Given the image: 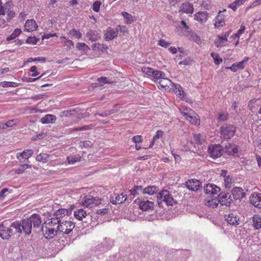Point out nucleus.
Returning a JSON list of instances; mask_svg holds the SVG:
<instances>
[{
	"label": "nucleus",
	"instance_id": "79ce46f5",
	"mask_svg": "<svg viewBox=\"0 0 261 261\" xmlns=\"http://www.w3.org/2000/svg\"><path fill=\"white\" fill-rule=\"evenodd\" d=\"M19 122V120L17 119H14L6 122L2 127L3 129H6V127H12L15 126Z\"/></svg>",
	"mask_w": 261,
	"mask_h": 261
},
{
	"label": "nucleus",
	"instance_id": "774afa93",
	"mask_svg": "<svg viewBox=\"0 0 261 261\" xmlns=\"http://www.w3.org/2000/svg\"><path fill=\"white\" fill-rule=\"evenodd\" d=\"M45 97V95L44 94H37L35 96H32L31 97V99L38 100L41 99H43Z\"/></svg>",
	"mask_w": 261,
	"mask_h": 261
},
{
	"label": "nucleus",
	"instance_id": "4be33fe9",
	"mask_svg": "<svg viewBox=\"0 0 261 261\" xmlns=\"http://www.w3.org/2000/svg\"><path fill=\"white\" fill-rule=\"evenodd\" d=\"M33 151L32 149H26L22 152H19L16 154L17 159L21 161L22 159H28L33 154Z\"/></svg>",
	"mask_w": 261,
	"mask_h": 261
},
{
	"label": "nucleus",
	"instance_id": "4d7b16f0",
	"mask_svg": "<svg viewBox=\"0 0 261 261\" xmlns=\"http://www.w3.org/2000/svg\"><path fill=\"white\" fill-rule=\"evenodd\" d=\"M142 70L144 73L151 77L153 74L154 69L148 67H144L142 68Z\"/></svg>",
	"mask_w": 261,
	"mask_h": 261
},
{
	"label": "nucleus",
	"instance_id": "7c9ffc66",
	"mask_svg": "<svg viewBox=\"0 0 261 261\" xmlns=\"http://www.w3.org/2000/svg\"><path fill=\"white\" fill-rule=\"evenodd\" d=\"M81 158L82 157L80 154L70 155L67 157V160L69 164H74L80 162Z\"/></svg>",
	"mask_w": 261,
	"mask_h": 261
},
{
	"label": "nucleus",
	"instance_id": "4c0bfd02",
	"mask_svg": "<svg viewBox=\"0 0 261 261\" xmlns=\"http://www.w3.org/2000/svg\"><path fill=\"white\" fill-rule=\"evenodd\" d=\"M253 222L256 229L261 228V216L258 215H255L253 217Z\"/></svg>",
	"mask_w": 261,
	"mask_h": 261
},
{
	"label": "nucleus",
	"instance_id": "f03ea898",
	"mask_svg": "<svg viewBox=\"0 0 261 261\" xmlns=\"http://www.w3.org/2000/svg\"><path fill=\"white\" fill-rule=\"evenodd\" d=\"M41 223V219L38 214H33L29 218L24 219L21 222V227L25 234H30L32 228H38Z\"/></svg>",
	"mask_w": 261,
	"mask_h": 261
},
{
	"label": "nucleus",
	"instance_id": "052dcab7",
	"mask_svg": "<svg viewBox=\"0 0 261 261\" xmlns=\"http://www.w3.org/2000/svg\"><path fill=\"white\" fill-rule=\"evenodd\" d=\"M228 118V114L227 113H221L219 114L218 119L219 121H224Z\"/></svg>",
	"mask_w": 261,
	"mask_h": 261
},
{
	"label": "nucleus",
	"instance_id": "338daca9",
	"mask_svg": "<svg viewBox=\"0 0 261 261\" xmlns=\"http://www.w3.org/2000/svg\"><path fill=\"white\" fill-rule=\"evenodd\" d=\"M189 110H192L189 107H187L185 106H181L179 109V112L181 115H184V113H187L189 112Z\"/></svg>",
	"mask_w": 261,
	"mask_h": 261
},
{
	"label": "nucleus",
	"instance_id": "473e14b6",
	"mask_svg": "<svg viewBox=\"0 0 261 261\" xmlns=\"http://www.w3.org/2000/svg\"><path fill=\"white\" fill-rule=\"evenodd\" d=\"M159 191V188L155 186H150L144 188L143 190V193L148 194L149 195H153Z\"/></svg>",
	"mask_w": 261,
	"mask_h": 261
},
{
	"label": "nucleus",
	"instance_id": "9b49d317",
	"mask_svg": "<svg viewBox=\"0 0 261 261\" xmlns=\"http://www.w3.org/2000/svg\"><path fill=\"white\" fill-rule=\"evenodd\" d=\"M186 187L190 190L197 191L201 187V182L197 179H191L188 180L186 183Z\"/></svg>",
	"mask_w": 261,
	"mask_h": 261
},
{
	"label": "nucleus",
	"instance_id": "b1692460",
	"mask_svg": "<svg viewBox=\"0 0 261 261\" xmlns=\"http://www.w3.org/2000/svg\"><path fill=\"white\" fill-rule=\"evenodd\" d=\"M225 149V152L228 155H234L238 151V148L237 145L229 143L226 145Z\"/></svg>",
	"mask_w": 261,
	"mask_h": 261
},
{
	"label": "nucleus",
	"instance_id": "f8f14e48",
	"mask_svg": "<svg viewBox=\"0 0 261 261\" xmlns=\"http://www.w3.org/2000/svg\"><path fill=\"white\" fill-rule=\"evenodd\" d=\"M42 231L44 236L49 239L53 238L57 234L58 231L56 229L49 228L44 225H42Z\"/></svg>",
	"mask_w": 261,
	"mask_h": 261
},
{
	"label": "nucleus",
	"instance_id": "4468645a",
	"mask_svg": "<svg viewBox=\"0 0 261 261\" xmlns=\"http://www.w3.org/2000/svg\"><path fill=\"white\" fill-rule=\"evenodd\" d=\"M250 202L255 207L261 208V193L252 194L250 197Z\"/></svg>",
	"mask_w": 261,
	"mask_h": 261
},
{
	"label": "nucleus",
	"instance_id": "c756f323",
	"mask_svg": "<svg viewBox=\"0 0 261 261\" xmlns=\"http://www.w3.org/2000/svg\"><path fill=\"white\" fill-rule=\"evenodd\" d=\"M121 14L126 20L125 21L126 24H131L136 20L135 16H133L127 12L123 11L121 13Z\"/></svg>",
	"mask_w": 261,
	"mask_h": 261
},
{
	"label": "nucleus",
	"instance_id": "c9c22d12",
	"mask_svg": "<svg viewBox=\"0 0 261 261\" xmlns=\"http://www.w3.org/2000/svg\"><path fill=\"white\" fill-rule=\"evenodd\" d=\"M189 39L197 43V44H200L201 43V40L199 36H198L194 32H190L189 34Z\"/></svg>",
	"mask_w": 261,
	"mask_h": 261
},
{
	"label": "nucleus",
	"instance_id": "c03bdc74",
	"mask_svg": "<svg viewBox=\"0 0 261 261\" xmlns=\"http://www.w3.org/2000/svg\"><path fill=\"white\" fill-rule=\"evenodd\" d=\"M76 48L79 50L87 51L90 49L89 47L84 42H78L76 45Z\"/></svg>",
	"mask_w": 261,
	"mask_h": 261
},
{
	"label": "nucleus",
	"instance_id": "423d86ee",
	"mask_svg": "<svg viewBox=\"0 0 261 261\" xmlns=\"http://www.w3.org/2000/svg\"><path fill=\"white\" fill-rule=\"evenodd\" d=\"M158 202L164 201L167 205H173L176 203L173 197L167 190L162 191L158 196Z\"/></svg>",
	"mask_w": 261,
	"mask_h": 261
},
{
	"label": "nucleus",
	"instance_id": "69168bd1",
	"mask_svg": "<svg viewBox=\"0 0 261 261\" xmlns=\"http://www.w3.org/2000/svg\"><path fill=\"white\" fill-rule=\"evenodd\" d=\"M133 140L135 143H141L142 142V137L141 135H137L133 138Z\"/></svg>",
	"mask_w": 261,
	"mask_h": 261
},
{
	"label": "nucleus",
	"instance_id": "c85d7f7f",
	"mask_svg": "<svg viewBox=\"0 0 261 261\" xmlns=\"http://www.w3.org/2000/svg\"><path fill=\"white\" fill-rule=\"evenodd\" d=\"M10 228L13 231V234L17 233H21L22 231L21 223L18 221H15L11 224Z\"/></svg>",
	"mask_w": 261,
	"mask_h": 261
},
{
	"label": "nucleus",
	"instance_id": "6ab92c4d",
	"mask_svg": "<svg viewBox=\"0 0 261 261\" xmlns=\"http://www.w3.org/2000/svg\"><path fill=\"white\" fill-rule=\"evenodd\" d=\"M59 222V220H58L57 218H55L53 217L47 219L43 223V225L46 226H48L49 228L56 229L57 230V231H58L57 226Z\"/></svg>",
	"mask_w": 261,
	"mask_h": 261
},
{
	"label": "nucleus",
	"instance_id": "a878e982",
	"mask_svg": "<svg viewBox=\"0 0 261 261\" xmlns=\"http://www.w3.org/2000/svg\"><path fill=\"white\" fill-rule=\"evenodd\" d=\"M127 199V195L124 193H122L120 194L117 195L115 196V199H112L111 202L113 204H120L124 202Z\"/></svg>",
	"mask_w": 261,
	"mask_h": 261
},
{
	"label": "nucleus",
	"instance_id": "603ef678",
	"mask_svg": "<svg viewBox=\"0 0 261 261\" xmlns=\"http://www.w3.org/2000/svg\"><path fill=\"white\" fill-rule=\"evenodd\" d=\"M0 85H1L3 87H16L18 86V84L17 83L15 82H7V81H4L0 83Z\"/></svg>",
	"mask_w": 261,
	"mask_h": 261
},
{
	"label": "nucleus",
	"instance_id": "1a4fd4ad",
	"mask_svg": "<svg viewBox=\"0 0 261 261\" xmlns=\"http://www.w3.org/2000/svg\"><path fill=\"white\" fill-rule=\"evenodd\" d=\"M6 221H4L0 224V237L3 239H9L13 234L12 228L6 226Z\"/></svg>",
	"mask_w": 261,
	"mask_h": 261
},
{
	"label": "nucleus",
	"instance_id": "3c124183",
	"mask_svg": "<svg viewBox=\"0 0 261 261\" xmlns=\"http://www.w3.org/2000/svg\"><path fill=\"white\" fill-rule=\"evenodd\" d=\"M31 168V165H29L28 164H22L20 165V168L16 170L15 173L17 174H20L22 173L25 170L28 168Z\"/></svg>",
	"mask_w": 261,
	"mask_h": 261
},
{
	"label": "nucleus",
	"instance_id": "49530a36",
	"mask_svg": "<svg viewBox=\"0 0 261 261\" xmlns=\"http://www.w3.org/2000/svg\"><path fill=\"white\" fill-rule=\"evenodd\" d=\"M87 37L88 39L91 41H95L99 38L97 35L95 34L93 31L91 30L87 33Z\"/></svg>",
	"mask_w": 261,
	"mask_h": 261
},
{
	"label": "nucleus",
	"instance_id": "f257e3e1",
	"mask_svg": "<svg viewBox=\"0 0 261 261\" xmlns=\"http://www.w3.org/2000/svg\"><path fill=\"white\" fill-rule=\"evenodd\" d=\"M159 83L160 89H164L166 90H173L181 99H186V94L180 85L173 83L169 79L165 78L164 76L161 78Z\"/></svg>",
	"mask_w": 261,
	"mask_h": 261
},
{
	"label": "nucleus",
	"instance_id": "13d9d810",
	"mask_svg": "<svg viewBox=\"0 0 261 261\" xmlns=\"http://www.w3.org/2000/svg\"><path fill=\"white\" fill-rule=\"evenodd\" d=\"M38 41L39 39L35 37H29L27 38L26 43L29 44H36Z\"/></svg>",
	"mask_w": 261,
	"mask_h": 261
},
{
	"label": "nucleus",
	"instance_id": "bb28decb",
	"mask_svg": "<svg viewBox=\"0 0 261 261\" xmlns=\"http://www.w3.org/2000/svg\"><path fill=\"white\" fill-rule=\"evenodd\" d=\"M95 201V199L93 196L90 195H88L84 197L82 202L83 205L88 207L91 204H94Z\"/></svg>",
	"mask_w": 261,
	"mask_h": 261
},
{
	"label": "nucleus",
	"instance_id": "a19ab883",
	"mask_svg": "<svg viewBox=\"0 0 261 261\" xmlns=\"http://www.w3.org/2000/svg\"><path fill=\"white\" fill-rule=\"evenodd\" d=\"M68 34L71 36L77 39H80L82 36V34L81 32L79 30H76L75 29H72V30H70Z\"/></svg>",
	"mask_w": 261,
	"mask_h": 261
},
{
	"label": "nucleus",
	"instance_id": "864d4df0",
	"mask_svg": "<svg viewBox=\"0 0 261 261\" xmlns=\"http://www.w3.org/2000/svg\"><path fill=\"white\" fill-rule=\"evenodd\" d=\"M79 145L81 148H89L91 147L92 146V143L89 140L80 141V142L79 143Z\"/></svg>",
	"mask_w": 261,
	"mask_h": 261
},
{
	"label": "nucleus",
	"instance_id": "7ed1b4c3",
	"mask_svg": "<svg viewBox=\"0 0 261 261\" xmlns=\"http://www.w3.org/2000/svg\"><path fill=\"white\" fill-rule=\"evenodd\" d=\"M218 198H216V196L211 197L209 198L205 199L204 200L205 205L208 207L212 208H216L218 205L219 203H220L222 205H226L224 202L223 199H226V196H225L224 194L220 193L218 195Z\"/></svg>",
	"mask_w": 261,
	"mask_h": 261
},
{
	"label": "nucleus",
	"instance_id": "bf43d9fd",
	"mask_svg": "<svg viewBox=\"0 0 261 261\" xmlns=\"http://www.w3.org/2000/svg\"><path fill=\"white\" fill-rule=\"evenodd\" d=\"M118 110L115 109H112L108 112H105L102 113L98 114L97 115L101 117H106L110 114H113L117 112Z\"/></svg>",
	"mask_w": 261,
	"mask_h": 261
},
{
	"label": "nucleus",
	"instance_id": "dca6fc26",
	"mask_svg": "<svg viewBox=\"0 0 261 261\" xmlns=\"http://www.w3.org/2000/svg\"><path fill=\"white\" fill-rule=\"evenodd\" d=\"M231 32V30H229L228 32L225 33L223 36H217L215 43L217 47H222L224 45L226 42L227 41V38L229 36Z\"/></svg>",
	"mask_w": 261,
	"mask_h": 261
},
{
	"label": "nucleus",
	"instance_id": "f3484780",
	"mask_svg": "<svg viewBox=\"0 0 261 261\" xmlns=\"http://www.w3.org/2000/svg\"><path fill=\"white\" fill-rule=\"evenodd\" d=\"M71 214V209L60 208L56 211L54 214V216H55L54 218H57L58 220H62L61 218L65 216H69Z\"/></svg>",
	"mask_w": 261,
	"mask_h": 261
},
{
	"label": "nucleus",
	"instance_id": "39448f33",
	"mask_svg": "<svg viewBox=\"0 0 261 261\" xmlns=\"http://www.w3.org/2000/svg\"><path fill=\"white\" fill-rule=\"evenodd\" d=\"M220 133L225 139H229L235 135L236 127L233 125L225 124L221 127Z\"/></svg>",
	"mask_w": 261,
	"mask_h": 261
},
{
	"label": "nucleus",
	"instance_id": "2f4dec72",
	"mask_svg": "<svg viewBox=\"0 0 261 261\" xmlns=\"http://www.w3.org/2000/svg\"><path fill=\"white\" fill-rule=\"evenodd\" d=\"M91 47L93 50L100 51L102 52L106 51L108 48V46L106 45L103 44H100L99 43H93Z\"/></svg>",
	"mask_w": 261,
	"mask_h": 261
},
{
	"label": "nucleus",
	"instance_id": "5fc2aeb1",
	"mask_svg": "<svg viewBox=\"0 0 261 261\" xmlns=\"http://www.w3.org/2000/svg\"><path fill=\"white\" fill-rule=\"evenodd\" d=\"M101 5V2L99 1H96L94 2L91 8L94 12H98L100 10Z\"/></svg>",
	"mask_w": 261,
	"mask_h": 261
},
{
	"label": "nucleus",
	"instance_id": "2eb2a0df",
	"mask_svg": "<svg viewBox=\"0 0 261 261\" xmlns=\"http://www.w3.org/2000/svg\"><path fill=\"white\" fill-rule=\"evenodd\" d=\"M179 12L186 14H192L194 12L193 5L189 2L184 3L180 6Z\"/></svg>",
	"mask_w": 261,
	"mask_h": 261
},
{
	"label": "nucleus",
	"instance_id": "9d476101",
	"mask_svg": "<svg viewBox=\"0 0 261 261\" xmlns=\"http://www.w3.org/2000/svg\"><path fill=\"white\" fill-rule=\"evenodd\" d=\"M118 34V28L114 29L111 27H109L105 32L104 37L107 41H110L117 37Z\"/></svg>",
	"mask_w": 261,
	"mask_h": 261
},
{
	"label": "nucleus",
	"instance_id": "412c9836",
	"mask_svg": "<svg viewBox=\"0 0 261 261\" xmlns=\"http://www.w3.org/2000/svg\"><path fill=\"white\" fill-rule=\"evenodd\" d=\"M232 194L233 198L236 200L241 199L244 197L245 195L242 188L240 187L234 188L232 191Z\"/></svg>",
	"mask_w": 261,
	"mask_h": 261
},
{
	"label": "nucleus",
	"instance_id": "0eeeda50",
	"mask_svg": "<svg viewBox=\"0 0 261 261\" xmlns=\"http://www.w3.org/2000/svg\"><path fill=\"white\" fill-rule=\"evenodd\" d=\"M208 152L210 156L213 158L220 157L223 153V148L220 145H212L208 147Z\"/></svg>",
	"mask_w": 261,
	"mask_h": 261
},
{
	"label": "nucleus",
	"instance_id": "ea45409f",
	"mask_svg": "<svg viewBox=\"0 0 261 261\" xmlns=\"http://www.w3.org/2000/svg\"><path fill=\"white\" fill-rule=\"evenodd\" d=\"M9 7H10L9 3H6L3 5L1 0H0V15H5L6 12L9 11Z\"/></svg>",
	"mask_w": 261,
	"mask_h": 261
},
{
	"label": "nucleus",
	"instance_id": "37998d69",
	"mask_svg": "<svg viewBox=\"0 0 261 261\" xmlns=\"http://www.w3.org/2000/svg\"><path fill=\"white\" fill-rule=\"evenodd\" d=\"M165 74L164 72L159 70H154L153 74H152L151 77H153L155 81H156L159 80H160L161 78L165 76Z\"/></svg>",
	"mask_w": 261,
	"mask_h": 261
},
{
	"label": "nucleus",
	"instance_id": "680f3d73",
	"mask_svg": "<svg viewBox=\"0 0 261 261\" xmlns=\"http://www.w3.org/2000/svg\"><path fill=\"white\" fill-rule=\"evenodd\" d=\"M158 45L162 47L166 48L170 45V43L167 42L164 39H160L158 41Z\"/></svg>",
	"mask_w": 261,
	"mask_h": 261
},
{
	"label": "nucleus",
	"instance_id": "6e6552de",
	"mask_svg": "<svg viewBox=\"0 0 261 261\" xmlns=\"http://www.w3.org/2000/svg\"><path fill=\"white\" fill-rule=\"evenodd\" d=\"M204 191L208 197H215L218 195L220 188L214 184H207L204 188Z\"/></svg>",
	"mask_w": 261,
	"mask_h": 261
},
{
	"label": "nucleus",
	"instance_id": "6e6d98bb",
	"mask_svg": "<svg viewBox=\"0 0 261 261\" xmlns=\"http://www.w3.org/2000/svg\"><path fill=\"white\" fill-rule=\"evenodd\" d=\"M143 189L142 186H135L133 189H132L130 190L131 194H132L134 196H136L137 195L139 194V192L142 191L143 192Z\"/></svg>",
	"mask_w": 261,
	"mask_h": 261
},
{
	"label": "nucleus",
	"instance_id": "e433bc0d",
	"mask_svg": "<svg viewBox=\"0 0 261 261\" xmlns=\"http://www.w3.org/2000/svg\"><path fill=\"white\" fill-rule=\"evenodd\" d=\"M164 135V132L162 130H158L156 132L155 135L153 137L152 140L149 145V148L152 147L154 144L155 142L158 140L159 139L162 138Z\"/></svg>",
	"mask_w": 261,
	"mask_h": 261
},
{
	"label": "nucleus",
	"instance_id": "cd10ccee",
	"mask_svg": "<svg viewBox=\"0 0 261 261\" xmlns=\"http://www.w3.org/2000/svg\"><path fill=\"white\" fill-rule=\"evenodd\" d=\"M215 26L216 28H219L223 27L225 24L224 17L221 14H218L216 17L215 20Z\"/></svg>",
	"mask_w": 261,
	"mask_h": 261
},
{
	"label": "nucleus",
	"instance_id": "5701e85b",
	"mask_svg": "<svg viewBox=\"0 0 261 261\" xmlns=\"http://www.w3.org/2000/svg\"><path fill=\"white\" fill-rule=\"evenodd\" d=\"M140 208L143 211L152 210L154 207L153 202L149 200L142 201L139 203Z\"/></svg>",
	"mask_w": 261,
	"mask_h": 261
},
{
	"label": "nucleus",
	"instance_id": "a211bd4d",
	"mask_svg": "<svg viewBox=\"0 0 261 261\" xmlns=\"http://www.w3.org/2000/svg\"><path fill=\"white\" fill-rule=\"evenodd\" d=\"M25 30L31 32L36 31L38 28V25L34 19H28L24 24Z\"/></svg>",
	"mask_w": 261,
	"mask_h": 261
},
{
	"label": "nucleus",
	"instance_id": "a18cd8bd",
	"mask_svg": "<svg viewBox=\"0 0 261 261\" xmlns=\"http://www.w3.org/2000/svg\"><path fill=\"white\" fill-rule=\"evenodd\" d=\"M211 55V57L214 59L215 63L216 64L219 65L222 62V59L220 58V56L218 54L215 53L214 52H212Z\"/></svg>",
	"mask_w": 261,
	"mask_h": 261
},
{
	"label": "nucleus",
	"instance_id": "ddd939ff",
	"mask_svg": "<svg viewBox=\"0 0 261 261\" xmlns=\"http://www.w3.org/2000/svg\"><path fill=\"white\" fill-rule=\"evenodd\" d=\"M208 17V14L206 11H199L194 14V20L200 24L205 23Z\"/></svg>",
	"mask_w": 261,
	"mask_h": 261
},
{
	"label": "nucleus",
	"instance_id": "0e129e2a",
	"mask_svg": "<svg viewBox=\"0 0 261 261\" xmlns=\"http://www.w3.org/2000/svg\"><path fill=\"white\" fill-rule=\"evenodd\" d=\"M97 81L99 83H103L105 84H109L111 82L109 81V79L107 77H100L97 79Z\"/></svg>",
	"mask_w": 261,
	"mask_h": 261
},
{
	"label": "nucleus",
	"instance_id": "58836bf2",
	"mask_svg": "<svg viewBox=\"0 0 261 261\" xmlns=\"http://www.w3.org/2000/svg\"><path fill=\"white\" fill-rule=\"evenodd\" d=\"M21 33V30L20 29H15L11 35L7 37V41L12 40L15 39Z\"/></svg>",
	"mask_w": 261,
	"mask_h": 261
},
{
	"label": "nucleus",
	"instance_id": "393cba45",
	"mask_svg": "<svg viewBox=\"0 0 261 261\" xmlns=\"http://www.w3.org/2000/svg\"><path fill=\"white\" fill-rule=\"evenodd\" d=\"M56 120V117L51 114H47L40 119L42 124L53 123Z\"/></svg>",
	"mask_w": 261,
	"mask_h": 261
},
{
	"label": "nucleus",
	"instance_id": "de8ad7c7",
	"mask_svg": "<svg viewBox=\"0 0 261 261\" xmlns=\"http://www.w3.org/2000/svg\"><path fill=\"white\" fill-rule=\"evenodd\" d=\"M194 140L195 145H197L202 144L204 142V140L202 138V136L200 134L194 135Z\"/></svg>",
	"mask_w": 261,
	"mask_h": 261
},
{
	"label": "nucleus",
	"instance_id": "e2e57ef3",
	"mask_svg": "<svg viewBox=\"0 0 261 261\" xmlns=\"http://www.w3.org/2000/svg\"><path fill=\"white\" fill-rule=\"evenodd\" d=\"M10 192L8 188H4L0 192V199L2 200L6 197V193Z\"/></svg>",
	"mask_w": 261,
	"mask_h": 261
},
{
	"label": "nucleus",
	"instance_id": "20e7f679",
	"mask_svg": "<svg viewBox=\"0 0 261 261\" xmlns=\"http://www.w3.org/2000/svg\"><path fill=\"white\" fill-rule=\"evenodd\" d=\"M74 227V223L70 220H60L57 226L58 231L62 234H69Z\"/></svg>",
	"mask_w": 261,
	"mask_h": 261
},
{
	"label": "nucleus",
	"instance_id": "8fccbe9b",
	"mask_svg": "<svg viewBox=\"0 0 261 261\" xmlns=\"http://www.w3.org/2000/svg\"><path fill=\"white\" fill-rule=\"evenodd\" d=\"M48 155L46 153H40L37 155L36 160L39 162L45 163L47 161Z\"/></svg>",
	"mask_w": 261,
	"mask_h": 261
},
{
	"label": "nucleus",
	"instance_id": "09e8293b",
	"mask_svg": "<svg viewBox=\"0 0 261 261\" xmlns=\"http://www.w3.org/2000/svg\"><path fill=\"white\" fill-rule=\"evenodd\" d=\"M249 58L248 57H245L244 60L241 62L235 63V65H236V67L240 69H244L245 67V64L246 62L248 61Z\"/></svg>",
	"mask_w": 261,
	"mask_h": 261
},
{
	"label": "nucleus",
	"instance_id": "f704fd0d",
	"mask_svg": "<svg viewBox=\"0 0 261 261\" xmlns=\"http://www.w3.org/2000/svg\"><path fill=\"white\" fill-rule=\"evenodd\" d=\"M226 220L231 225H238L239 224L238 219L233 214H230L228 216H226Z\"/></svg>",
	"mask_w": 261,
	"mask_h": 261
},
{
	"label": "nucleus",
	"instance_id": "aec40b11",
	"mask_svg": "<svg viewBox=\"0 0 261 261\" xmlns=\"http://www.w3.org/2000/svg\"><path fill=\"white\" fill-rule=\"evenodd\" d=\"M192 115L187 118V120L194 125H199L200 123L199 116L195 111H190Z\"/></svg>",
	"mask_w": 261,
	"mask_h": 261
},
{
	"label": "nucleus",
	"instance_id": "72a5a7b5",
	"mask_svg": "<svg viewBox=\"0 0 261 261\" xmlns=\"http://www.w3.org/2000/svg\"><path fill=\"white\" fill-rule=\"evenodd\" d=\"M87 215L86 212L83 209H79L74 212V217L79 220H82Z\"/></svg>",
	"mask_w": 261,
	"mask_h": 261
}]
</instances>
